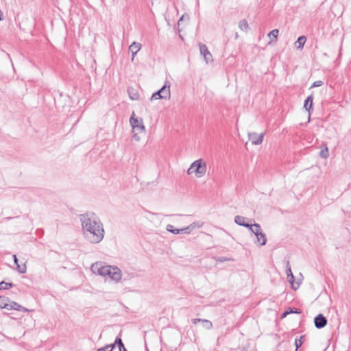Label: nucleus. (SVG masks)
<instances>
[{
  "mask_svg": "<svg viewBox=\"0 0 351 351\" xmlns=\"http://www.w3.org/2000/svg\"><path fill=\"white\" fill-rule=\"evenodd\" d=\"M204 223L200 221H195L192 223H191L189 226L191 227V229L192 231L195 229L200 228L203 226Z\"/></svg>",
  "mask_w": 351,
  "mask_h": 351,
  "instance_id": "obj_25",
  "label": "nucleus"
},
{
  "mask_svg": "<svg viewBox=\"0 0 351 351\" xmlns=\"http://www.w3.org/2000/svg\"><path fill=\"white\" fill-rule=\"evenodd\" d=\"M174 228H173V226L171 225V224H168L166 227V230L169 232H171L173 233V231L174 230Z\"/></svg>",
  "mask_w": 351,
  "mask_h": 351,
  "instance_id": "obj_31",
  "label": "nucleus"
},
{
  "mask_svg": "<svg viewBox=\"0 0 351 351\" xmlns=\"http://www.w3.org/2000/svg\"><path fill=\"white\" fill-rule=\"evenodd\" d=\"M278 34L279 31L278 29H274L268 34L267 36L270 38L269 45H273L277 42Z\"/></svg>",
  "mask_w": 351,
  "mask_h": 351,
  "instance_id": "obj_16",
  "label": "nucleus"
},
{
  "mask_svg": "<svg viewBox=\"0 0 351 351\" xmlns=\"http://www.w3.org/2000/svg\"><path fill=\"white\" fill-rule=\"evenodd\" d=\"M239 28L241 31H244V32L247 31L249 29L248 23L245 19H243L239 22Z\"/></svg>",
  "mask_w": 351,
  "mask_h": 351,
  "instance_id": "obj_20",
  "label": "nucleus"
},
{
  "mask_svg": "<svg viewBox=\"0 0 351 351\" xmlns=\"http://www.w3.org/2000/svg\"><path fill=\"white\" fill-rule=\"evenodd\" d=\"M145 217L150 221L154 223L156 226L160 225L161 223L160 215L158 214L147 212Z\"/></svg>",
  "mask_w": 351,
  "mask_h": 351,
  "instance_id": "obj_14",
  "label": "nucleus"
},
{
  "mask_svg": "<svg viewBox=\"0 0 351 351\" xmlns=\"http://www.w3.org/2000/svg\"><path fill=\"white\" fill-rule=\"evenodd\" d=\"M250 231L256 236V243L260 245H265L267 243L265 234L263 232L261 226L258 223H254Z\"/></svg>",
  "mask_w": 351,
  "mask_h": 351,
  "instance_id": "obj_6",
  "label": "nucleus"
},
{
  "mask_svg": "<svg viewBox=\"0 0 351 351\" xmlns=\"http://www.w3.org/2000/svg\"><path fill=\"white\" fill-rule=\"evenodd\" d=\"M306 41V38L304 36H300L295 42V46L298 49H302Z\"/></svg>",
  "mask_w": 351,
  "mask_h": 351,
  "instance_id": "obj_18",
  "label": "nucleus"
},
{
  "mask_svg": "<svg viewBox=\"0 0 351 351\" xmlns=\"http://www.w3.org/2000/svg\"><path fill=\"white\" fill-rule=\"evenodd\" d=\"M249 221V219L244 217L243 216L237 215L234 217V222L241 226H243L247 228L250 230L253 227V224H250L247 221Z\"/></svg>",
  "mask_w": 351,
  "mask_h": 351,
  "instance_id": "obj_10",
  "label": "nucleus"
},
{
  "mask_svg": "<svg viewBox=\"0 0 351 351\" xmlns=\"http://www.w3.org/2000/svg\"><path fill=\"white\" fill-rule=\"evenodd\" d=\"M304 338V336H301L300 337V339H295V346L296 347L295 351H297L298 349L302 345V343L304 342V341H303Z\"/></svg>",
  "mask_w": 351,
  "mask_h": 351,
  "instance_id": "obj_27",
  "label": "nucleus"
},
{
  "mask_svg": "<svg viewBox=\"0 0 351 351\" xmlns=\"http://www.w3.org/2000/svg\"><path fill=\"white\" fill-rule=\"evenodd\" d=\"M323 82L321 81V80H318V81H315V82H313V84H312L311 86V88L313 87H319V86H321L322 84H323Z\"/></svg>",
  "mask_w": 351,
  "mask_h": 351,
  "instance_id": "obj_30",
  "label": "nucleus"
},
{
  "mask_svg": "<svg viewBox=\"0 0 351 351\" xmlns=\"http://www.w3.org/2000/svg\"><path fill=\"white\" fill-rule=\"evenodd\" d=\"M182 233L184 234H190L192 232L190 226H188L186 228H181Z\"/></svg>",
  "mask_w": 351,
  "mask_h": 351,
  "instance_id": "obj_29",
  "label": "nucleus"
},
{
  "mask_svg": "<svg viewBox=\"0 0 351 351\" xmlns=\"http://www.w3.org/2000/svg\"><path fill=\"white\" fill-rule=\"evenodd\" d=\"M116 344H117V343H115V342H114V343L109 344V345H108V346H110V348L112 350H113V349L114 348V347H115V345H116Z\"/></svg>",
  "mask_w": 351,
  "mask_h": 351,
  "instance_id": "obj_37",
  "label": "nucleus"
},
{
  "mask_svg": "<svg viewBox=\"0 0 351 351\" xmlns=\"http://www.w3.org/2000/svg\"><path fill=\"white\" fill-rule=\"evenodd\" d=\"M193 324H197V323H202L203 327L206 330H210L213 328V324L210 321L205 319L195 318L192 320Z\"/></svg>",
  "mask_w": 351,
  "mask_h": 351,
  "instance_id": "obj_13",
  "label": "nucleus"
},
{
  "mask_svg": "<svg viewBox=\"0 0 351 351\" xmlns=\"http://www.w3.org/2000/svg\"><path fill=\"white\" fill-rule=\"evenodd\" d=\"M115 343H117L119 348V351H127V350L124 347V345L121 338L117 337L115 339Z\"/></svg>",
  "mask_w": 351,
  "mask_h": 351,
  "instance_id": "obj_24",
  "label": "nucleus"
},
{
  "mask_svg": "<svg viewBox=\"0 0 351 351\" xmlns=\"http://www.w3.org/2000/svg\"><path fill=\"white\" fill-rule=\"evenodd\" d=\"M97 351H104L102 348H99Z\"/></svg>",
  "mask_w": 351,
  "mask_h": 351,
  "instance_id": "obj_41",
  "label": "nucleus"
},
{
  "mask_svg": "<svg viewBox=\"0 0 351 351\" xmlns=\"http://www.w3.org/2000/svg\"><path fill=\"white\" fill-rule=\"evenodd\" d=\"M13 258H14V263H15L16 265L19 264V263H18V258H17V257H16V255H15V254H14V255H13Z\"/></svg>",
  "mask_w": 351,
  "mask_h": 351,
  "instance_id": "obj_35",
  "label": "nucleus"
},
{
  "mask_svg": "<svg viewBox=\"0 0 351 351\" xmlns=\"http://www.w3.org/2000/svg\"><path fill=\"white\" fill-rule=\"evenodd\" d=\"M206 162L203 159L195 160L187 170V174L191 175L195 173L197 178H202L206 173Z\"/></svg>",
  "mask_w": 351,
  "mask_h": 351,
  "instance_id": "obj_3",
  "label": "nucleus"
},
{
  "mask_svg": "<svg viewBox=\"0 0 351 351\" xmlns=\"http://www.w3.org/2000/svg\"><path fill=\"white\" fill-rule=\"evenodd\" d=\"M265 133L257 134L256 132L248 133L249 140L253 145H260L263 141Z\"/></svg>",
  "mask_w": 351,
  "mask_h": 351,
  "instance_id": "obj_9",
  "label": "nucleus"
},
{
  "mask_svg": "<svg viewBox=\"0 0 351 351\" xmlns=\"http://www.w3.org/2000/svg\"><path fill=\"white\" fill-rule=\"evenodd\" d=\"M287 280L291 285L292 288L293 289H297L299 287V284H297L295 285L294 283V276L293 275V273L291 271V269L289 261H287Z\"/></svg>",
  "mask_w": 351,
  "mask_h": 351,
  "instance_id": "obj_11",
  "label": "nucleus"
},
{
  "mask_svg": "<svg viewBox=\"0 0 351 351\" xmlns=\"http://www.w3.org/2000/svg\"><path fill=\"white\" fill-rule=\"evenodd\" d=\"M85 239L90 243L97 244L104 237V228L99 218L94 213H89L80 217Z\"/></svg>",
  "mask_w": 351,
  "mask_h": 351,
  "instance_id": "obj_1",
  "label": "nucleus"
},
{
  "mask_svg": "<svg viewBox=\"0 0 351 351\" xmlns=\"http://www.w3.org/2000/svg\"><path fill=\"white\" fill-rule=\"evenodd\" d=\"M314 323L317 328H322L326 325L327 319L322 314H319L315 317Z\"/></svg>",
  "mask_w": 351,
  "mask_h": 351,
  "instance_id": "obj_12",
  "label": "nucleus"
},
{
  "mask_svg": "<svg viewBox=\"0 0 351 351\" xmlns=\"http://www.w3.org/2000/svg\"><path fill=\"white\" fill-rule=\"evenodd\" d=\"M313 95H309L306 100L304 101V108L310 112V110L313 108Z\"/></svg>",
  "mask_w": 351,
  "mask_h": 351,
  "instance_id": "obj_17",
  "label": "nucleus"
},
{
  "mask_svg": "<svg viewBox=\"0 0 351 351\" xmlns=\"http://www.w3.org/2000/svg\"><path fill=\"white\" fill-rule=\"evenodd\" d=\"M16 265V269L18 270V271L20 274H25L26 272L27 267H26L25 264L21 265L19 264H17Z\"/></svg>",
  "mask_w": 351,
  "mask_h": 351,
  "instance_id": "obj_26",
  "label": "nucleus"
},
{
  "mask_svg": "<svg viewBox=\"0 0 351 351\" xmlns=\"http://www.w3.org/2000/svg\"><path fill=\"white\" fill-rule=\"evenodd\" d=\"M130 123L132 129L133 138L137 142L140 141L141 136L145 134V127L143 119L135 117V113L132 112Z\"/></svg>",
  "mask_w": 351,
  "mask_h": 351,
  "instance_id": "obj_2",
  "label": "nucleus"
},
{
  "mask_svg": "<svg viewBox=\"0 0 351 351\" xmlns=\"http://www.w3.org/2000/svg\"><path fill=\"white\" fill-rule=\"evenodd\" d=\"M10 301L8 298L5 297H0V308H5L8 310L9 304Z\"/></svg>",
  "mask_w": 351,
  "mask_h": 351,
  "instance_id": "obj_19",
  "label": "nucleus"
},
{
  "mask_svg": "<svg viewBox=\"0 0 351 351\" xmlns=\"http://www.w3.org/2000/svg\"><path fill=\"white\" fill-rule=\"evenodd\" d=\"M319 156L322 158H327L329 156L328 149L326 144H324V148L320 151Z\"/></svg>",
  "mask_w": 351,
  "mask_h": 351,
  "instance_id": "obj_21",
  "label": "nucleus"
},
{
  "mask_svg": "<svg viewBox=\"0 0 351 351\" xmlns=\"http://www.w3.org/2000/svg\"><path fill=\"white\" fill-rule=\"evenodd\" d=\"M109 265H106L104 262L97 261L90 266L91 272L101 277L107 276V270Z\"/></svg>",
  "mask_w": 351,
  "mask_h": 351,
  "instance_id": "obj_4",
  "label": "nucleus"
},
{
  "mask_svg": "<svg viewBox=\"0 0 351 351\" xmlns=\"http://www.w3.org/2000/svg\"><path fill=\"white\" fill-rule=\"evenodd\" d=\"M288 314H289V312L288 311H287L284 312V313L282 314L281 317H282V318H284V317H285Z\"/></svg>",
  "mask_w": 351,
  "mask_h": 351,
  "instance_id": "obj_36",
  "label": "nucleus"
},
{
  "mask_svg": "<svg viewBox=\"0 0 351 351\" xmlns=\"http://www.w3.org/2000/svg\"><path fill=\"white\" fill-rule=\"evenodd\" d=\"M168 82H166L165 84L158 91L155 92L152 94L150 100H157L160 99H169L171 97V92H170V85H167Z\"/></svg>",
  "mask_w": 351,
  "mask_h": 351,
  "instance_id": "obj_5",
  "label": "nucleus"
},
{
  "mask_svg": "<svg viewBox=\"0 0 351 351\" xmlns=\"http://www.w3.org/2000/svg\"><path fill=\"white\" fill-rule=\"evenodd\" d=\"M226 260H227L226 258H222L221 259H220V261H221V262H223V261H226Z\"/></svg>",
  "mask_w": 351,
  "mask_h": 351,
  "instance_id": "obj_39",
  "label": "nucleus"
},
{
  "mask_svg": "<svg viewBox=\"0 0 351 351\" xmlns=\"http://www.w3.org/2000/svg\"><path fill=\"white\" fill-rule=\"evenodd\" d=\"M129 93V97L130 98L132 99V100H137L138 99V94L137 93H135V92H131V91H128Z\"/></svg>",
  "mask_w": 351,
  "mask_h": 351,
  "instance_id": "obj_28",
  "label": "nucleus"
},
{
  "mask_svg": "<svg viewBox=\"0 0 351 351\" xmlns=\"http://www.w3.org/2000/svg\"><path fill=\"white\" fill-rule=\"evenodd\" d=\"M21 311H24V312H28V311H29V309H27V308H25V307H23V306H22V308H21Z\"/></svg>",
  "mask_w": 351,
  "mask_h": 351,
  "instance_id": "obj_38",
  "label": "nucleus"
},
{
  "mask_svg": "<svg viewBox=\"0 0 351 351\" xmlns=\"http://www.w3.org/2000/svg\"><path fill=\"white\" fill-rule=\"evenodd\" d=\"M141 45L139 43L133 42L129 47V50L132 53V61H134V57L136 53L140 51Z\"/></svg>",
  "mask_w": 351,
  "mask_h": 351,
  "instance_id": "obj_15",
  "label": "nucleus"
},
{
  "mask_svg": "<svg viewBox=\"0 0 351 351\" xmlns=\"http://www.w3.org/2000/svg\"><path fill=\"white\" fill-rule=\"evenodd\" d=\"M289 312V313H300V312L296 309V308H293V309H290V311H288Z\"/></svg>",
  "mask_w": 351,
  "mask_h": 351,
  "instance_id": "obj_32",
  "label": "nucleus"
},
{
  "mask_svg": "<svg viewBox=\"0 0 351 351\" xmlns=\"http://www.w3.org/2000/svg\"><path fill=\"white\" fill-rule=\"evenodd\" d=\"M238 37H239V35H238V34H237V33H236V34H235V38L237 39V38H238Z\"/></svg>",
  "mask_w": 351,
  "mask_h": 351,
  "instance_id": "obj_40",
  "label": "nucleus"
},
{
  "mask_svg": "<svg viewBox=\"0 0 351 351\" xmlns=\"http://www.w3.org/2000/svg\"><path fill=\"white\" fill-rule=\"evenodd\" d=\"M180 233H182L181 229L175 228L174 230L173 231V234H178Z\"/></svg>",
  "mask_w": 351,
  "mask_h": 351,
  "instance_id": "obj_33",
  "label": "nucleus"
},
{
  "mask_svg": "<svg viewBox=\"0 0 351 351\" xmlns=\"http://www.w3.org/2000/svg\"><path fill=\"white\" fill-rule=\"evenodd\" d=\"M107 273V276H108L114 283L118 284L121 282L122 278V271L118 267L109 265Z\"/></svg>",
  "mask_w": 351,
  "mask_h": 351,
  "instance_id": "obj_7",
  "label": "nucleus"
},
{
  "mask_svg": "<svg viewBox=\"0 0 351 351\" xmlns=\"http://www.w3.org/2000/svg\"><path fill=\"white\" fill-rule=\"evenodd\" d=\"M102 349H103L104 351H112V350L110 348V346H108V345H106L104 348H102Z\"/></svg>",
  "mask_w": 351,
  "mask_h": 351,
  "instance_id": "obj_34",
  "label": "nucleus"
},
{
  "mask_svg": "<svg viewBox=\"0 0 351 351\" xmlns=\"http://www.w3.org/2000/svg\"><path fill=\"white\" fill-rule=\"evenodd\" d=\"M22 306L16 302H10L9 304L8 310L14 309L16 311H21Z\"/></svg>",
  "mask_w": 351,
  "mask_h": 351,
  "instance_id": "obj_22",
  "label": "nucleus"
},
{
  "mask_svg": "<svg viewBox=\"0 0 351 351\" xmlns=\"http://www.w3.org/2000/svg\"><path fill=\"white\" fill-rule=\"evenodd\" d=\"M199 48L201 55L204 57L206 63L213 62V56L208 51L206 45L203 43L199 44Z\"/></svg>",
  "mask_w": 351,
  "mask_h": 351,
  "instance_id": "obj_8",
  "label": "nucleus"
},
{
  "mask_svg": "<svg viewBox=\"0 0 351 351\" xmlns=\"http://www.w3.org/2000/svg\"><path fill=\"white\" fill-rule=\"evenodd\" d=\"M14 285L12 283L5 282L4 281H1L0 282V290H5L10 288L13 287Z\"/></svg>",
  "mask_w": 351,
  "mask_h": 351,
  "instance_id": "obj_23",
  "label": "nucleus"
}]
</instances>
